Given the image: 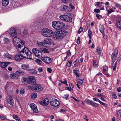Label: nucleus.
I'll return each mask as SVG.
<instances>
[{
    "label": "nucleus",
    "mask_w": 121,
    "mask_h": 121,
    "mask_svg": "<svg viewBox=\"0 0 121 121\" xmlns=\"http://www.w3.org/2000/svg\"><path fill=\"white\" fill-rule=\"evenodd\" d=\"M108 70V68L107 66H104L103 69V70L104 72L105 73L106 72V71Z\"/></svg>",
    "instance_id": "38"
},
{
    "label": "nucleus",
    "mask_w": 121,
    "mask_h": 121,
    "mask_svg": "<svg viewBox=\"0 0 121 121\" xmlns=\"http://www.w3.org/2000/svg\"><path fill=\"white\" fill-rule=\"evenodd\" d=\"M65 21L68 22H70L72 21V18L68 15L66 16L65 18Z\"/></svg>",
    "instance_id": "22"
},
{
    "label": "nucleus",
    "mask_w": 121,
    "mask_h": 121,
    "mask_svg": "<svg viewBox=\"0 0 121 121\" xmlns=\"http://www.w3.org/2000/svg\"><path fill=\"white\" fill-rule=\"evenodd\" d=\"M7 102L13 106L14 104V102L12 96L9 95L7 97Z\"/></svg>",
    "instance_id": "11"
},
{
    "label": "nucleus",
    "mask_w": 121,
    "mask_h": 121,
    "mask_svg": "<svg viewBox=\"0 0 121 121\" xmlns=\"http://www.w3.org/2000/svg\"><path fill=\"white\" fill-rule=\"evenodd\" d=\"M35 26V23L34 22H32L31 24L30 27L32 29H33Z\"/></svg>",
    "instance_id": "42"
},
{
    "label": "nucleus",
    "mask_w": 121,
    "mask_h": 121,
    "mask_svg": "<svg viewBox=\"0 0 121 121\" xmlns=\"http://www.w3.org/2000/svg\"><path fill=\"white\" fill-rule=\"evenodd\" d=\"M83 29L82 27H80L78 31V33L79 34L82 31Z\"/></svg>",
    "instance_id": "44"
},
{
    "label": "nucleus",
    "mask_w": 121,
    "mask_h": 121,
    "mask_svg": "<svg viewBox=\"0 0 121 121\" xmlns=\"http://www.w3.org/2000/svg\"><path fill=\"white\" fill-rule=\"evenodd\" d=\"M69 85L71 89L73 90V85H72V84L70 83L69 84Z\"/></svg>",
    "instance_id": "51"
},
{
    "label": "nucleus",
    "mask_w": 121,
    "mask_h": 121,
    "mask_svg": "<svg viewBox=\"0 0 121 121\" xmlns=\"http://www.w3.org/2000/svg\"><path fill=\"white\" fill-rule=\"evenodd\" d=\"M33 112L35 113H37L38 112V111L37 108V107L35 108L33 110H32Z\"/></svg>",
    "instance_id": "41"
},
{
    "label": "nucleus",
    "mask_w": 121,
    "mask_h": 121,
    "mask_svg": "<svg viewBox=\"0 0 121 121\" xmlns=\"http://www.w3.org/2000/svg\"><path fill=\"white\" fill-rule=\"evenodd\" d=\"M41 59L43 62L47 64L50 63L51 62V58L48 57H42L41 58Z\"/></svg>",
    "instance_id": "10"
},
{
    "label": "nucleus",
    "mask_w": 121,
    "mask_h": 121,
    "mask_svg": "<svg viewBox=\"0 0 121 121\" xmlns=\"http://www.w3.org/2000/svg\"><path fill=\"white\" fill-rule=\"evenodd\" d=\"M117 91L118 92H121V87H118L117 89Z\"/></svg>",
    "instance_id": "64"
},
{
    "label": "nucleus",
    "mask_w": 121,
    "mask_h": 121,
    "mask_svg": "<svg viewBox=\"0 0 121 121\" xmlns=\"http://www.w3.org/2000/svg\"><path fill=\"white\" fill-rule=\"evenodd\" d=\"M0 119L2 120L7 119L8 120H9V119H7V118L4 116L0 117Z\"/></svg>",
    "instance_id": "48"
},
{
    "label": "nucleus",
    "mask_w": 121,
    "mask_h": 121,
    "mask_svg": "<svg viewBox=\"0 0 121 121\" xmlns=\"http://www.w3.org/2000/svg\"><path fill=\"white\" fill-rule=\"evenodd\" d=\"M13 117L15 119H16V118H18V117L16 115H13Z\"/></svg>",
    "instance_id": "55"
},
{
    "label": "nucleus",
    "mask_w": 121,
    "mask_h": 121,
    "mask_svg": "<svg viewBox=\"0 0 121 121\" xmlns=\"http://www.w3.org/2000/svg\"><path fill=\"white\" fill-rule=\"evenodd\" d=\"M52 40L50 39H46L44 40V42L45 44L50 45L51 44Z\"/></svg>",
    "instance_id": "20"
},
{
    "label": "nucleus",
    "mask_w": 121,
    "mask_h": 121,
    "mask_svg": "<svg viewBox=\"0 0 121 121\" xmlns=\"http://www.w3.org/2000/svg\"><path fill=\"white\" fill-rule=\"evenodd\" d=\"M105 29L104 27L103 26H101L99 28V30L102 34L104 33V30Z\"/></svg>",
    "instance_id": "26"
},
{
    "label": "nucleus",
    "mask_w": 121,
    "mask_h": 121,
    "mask_svg": "<svg viewBox=\"0 0 121 121\" xmlns=\"http://www.w3.org/2000/svg\"><path fill=\"white\" fill-rule=\"evenodd\" d=\"M98 64V62L96 60H93V65L95 67H96L97 66Z\"/></svg>",
    "instance_id": "40"
},
{
    "label": "nucleus",
    "mask_w": 121,
    "mask_h": 121,
    "mask_svg": "<svg viewBox=\"0 0 121 121\" xmlns=\"http://www.w3.org/2000/svg\"><path fill=\"white\" fill-rule=\"evenodd\" d=\"M52 27L56 30H58L64 28L65 26L63 22L59 21H53L52 23Z\"/></svg>",
    "instance_id": "2"
},
{
    "label": "nucleus",
    "mask_w": 121,
    "mask_h": 121,
    "mask_svg": "<svg viewBox=\"0 0 121 121\" xmlns=\"http://www.w3.org/2000/svg\"><path fill=\"white\" fill-rule=\"evenodd\" d=\"M108 7H107L106 8V10L107 11V12L108 13L110 14L111 12H114L113 10L111 8L109 10H108L107 9V8H108Z\"/></svg>",
    "instance_id": "35"
},
{
    "label": "nucleus",
    "mask_w": 121,
    "mask_h": 121,
    "mask_svg": "<svg viewBox=\"0 0 121 121\" xmlns=\"http://www.w3.org/2000/svg\"><path fill=\"white\" fill-rule=\"evenodd\" d=\"M34 91L36 92H39L42 91L43 90V88L41 86L38 84H35L34 85Z\"/></svg>",
    "instance_id": "12"
},
{
    "label": "nucleus",
    "mask_w": 121,
    "mask_h": 121,
    "mask_svg": "<svg viewBox=\"0 0 121 121\" xmlns=\"http://www.w3.org/2000/svg\"><path fill=\"white\" fill-rule=\"evenodd\" d=\"M28 88L30 90L34 91V86H28Z\"/></svg>",
    "instance_id": "45"
},
{
    "label": "nucleus",
    "mask_w": 121,
    "mask_h": 121,
    "mask_svg": "<svg viewBox=\"0 0 121 121\" xmlns=\"http://www.w3.org/2000/svg\"><path fill=\"white\" fill-rule=\"evenodd\" d=\"M117 26L118 28L121 29V21H119L116 23Z\"/></svg>",
    "instance_id": "27"
},
{
    "label": "nucleus",
    "mask_w": 121,
    "mask_h": 121,
    "mask_svg": "<svg viewBox=\"0 0 121 121\" xmlns=\"http://www.w3.org/2000/svg\"><path fill=\"white\" fill-rule=\"evenodd\" d=\"M60 82L62 83H64L66 85H67V81L66 80H64L63 82H62L61 81Z\"/></svg>",
    "instance_id": "58"
},
{
    "label": "nucleus",
    "mask_w": 121,
    "mask_h": 121,
    "mask_svg": "<svg viewBox=\"0 0 121 121\" xmlns=\"http://www.w3.org/2000/svg\"><path fill=\"white\" fill-rule=\"evenodd\" d=\"M20 39L17 37H15L14 38L13 40V42L15 48L16 46H17V45L19 44H18V43L19 42H20Z\"/></svg>",
    "instance_id": "14"
},
{
    "label": "nucleus",
    "mask_w": 121,
    "mask_h": 121,
    "mask_svg": "<svg viewBox=\"0 0 121 121\" xmlns=\"http://www.w3.org/2000/svg\"><path fill=\"white\" fill-rule=\"evenodd\" d=\"M3 41L4 43H8L10 42V40L6 37H4L3 39Z\"/></svg>",
    "instance_id": "24"
},
{
    "label": "nucleus",
    "mask_w": 121,
    "mask_h": 121,
    "mask_svg": "<svg viewBox=\"0 0 121 121\" xmlns=\"http://www.w3.org/2000/svg\"><path fill=\"white\" fill-rule=\"evenodd\" d=\"M37 45L39 46H41L43 45L42 43V42H38L37 43Z\"/></svg>",
    "instance_id": "52"
},
{
    "label": "nucleus",
    "mask_w": 121,
    "mask_h": 121,
    "mask_svg": "<svg viewBox=\"0 0 121 121\" xmlns=\"http://www.w3.org/2000/svg\"><path fill=\"white\" fill-rule=\"evenodd\" d=\"M66 33L67 32L65 30H63L56 32L55 34V36L56 39L59 40L64 38Z\"/></svg>",
    "instance_id": "4"
},
{
    "label": "nucleus",
    "mask_w": 121,
    "mask_h": 121,
    "mask_svg": "<svg viewBox=\"0 0 121 121\" xmlns=\"http://www.w3.org/2000/svg\"><path fill=\"white\" fill-rule=\"evenodd\" d=\"M69 7L66 5L61 6L60 7L61 10L63 11H67L68 10Z\"/></svg>",
    "instance_id": "17"
},
{
    "label": "nucleus",
    "mask_w": 121,
    "mask_h": 121,
    "mask_svg": "<svg viewBox=\"0 0 121 121\" xmlns=\"http://www.w3.org/2000/svg\"><path fill=\"white\" fill-rule=\"evenodd\" d=\"M20 43L22 45L24 46V45L25 44V42L23 40H20Z\"/></svg>",
    "instance_id": "54"
},
{
    "label": "nucleus",
    "mask_w": 121,
    "mask_h": 121,
    "mask_svg": "<svg viewBox=\"0 0 121 121\" xmlns=\"http://www.w3.org/2000/svg\"><path fill=\"white\" fill-rule=\"evenodd\" d=\"M12 47V46L11 45H10V46H8L7 47V49L10 51Z\"/></svg>",
    "instance_id": "57"
},
{
    "label": "nucleus",
    "mask_w": 121,
    "mask_h": 121,
    "mask_svg": "<svg viewBox=\"0 0 121 121\" xmlns=\"http://www.w3.org/2000/svg\"><path fill=\"white\" fill-rule=\"evenodd\" d=\"M115 6L116 7L119 8L120 10H121V5L120 4L115 3Z\"/></svg>",
    "instance_id": "37"
},
{
    "label": "nucleus",
    "mask_w": 121,
    "mask_h": 121,
    "mask_svg": "<svg viewBox=\"0 0 121 121\" xmlns=\"http://www.w3.org/2000/svg\"><path fill=\"white\" fill-rule=\"evenodd\" d=\"M37 94L35 93H33L31 95V97L32 99H35L37 97Z\"/></svg>",
    "instance_id": "34"
},
{
    "label": "nucleus",
    "mask_w": 121,
    "mask_h": 121,
    "mask_svg": "<svg viewBox=\"0 0 121 121\" xmlns=\"http://www.w3.org/2000/svg\"><path fill=\"white\" fill-rule=\"evenodd\" d=\"M69 95L68 94H67L66 95H65L64 96V98L65 99L67 98L68 96H69Z\"/></svg>",
    "instance_id": "63"
},
{
    "label": "nucleus",
    "mask_w": 121,
    "mask_h": 121,
    "mask_svg": "<svg viewBox=\"0 0 121 121\" xmlns=\"http://www.w3.org/2000/svg\"><path fill=\"white\" fill-rule=\"evenodd\" d=\"M70 0H62V2L64 3H68Z\"/></svg>",
    "instance_id": "47"
},
{
    "label": "nucleus",
    "mask_w": 121,
    "mask_h": 121,
    "mask_svg": "<svg viewBox=\"0 0 121 121\" xmlns=\"http://www.w3.org/2000/svg\"><path fill=\"white\" fill-rule=\"evenodd\" d=\"M15 60L17 61H20L21 60H22L24 58H25L24 56L22 55L17 54L14 57Z\"/></svg>",
    "instance_id": "13"
},
{
    "label": "nucleus",
    "mask_w": 121,
    "mask_h": 121,
    "mask_svg": "<svg viewBox=\"0 0 121 121\" xmlns=\"http://www.w3.org/2000/svg\"><path fill=\"white\" fill-rule=\"evenodd\" d=\"M2 3L3 5L4 6H6L9 3V0H2Z\"/></svg>",
    "instance_id": "19"
},
{
    "label": "nucleus",
    "mask_w": 121,
    "mask_h": 121,
    "mask_svg": "<svg viewBox=\"0 0 121 121\" xmlns=\"http://www.w3.org/2000/svg\"><path fill=\"white\" fill-rule=\"evenodd\" d=\"M28 33V32L26 30H24L23 32V33L24 34V35H26Z\"/></svg>",
    "instance_id": "59"
},
{
    "label": "nucleus",
    "mask_w": 121,
    "mask_h": 121,
    "mask_svg": "<svg viewBox=\"0 0 121 121\" xmlns=\"http://www.w3.org/2000/svg\"><path fill=\"white\" fill-rule=\"evenodd\" d=\"M72 63L71 62H68V63L66 64V65L67 66L70 67L71 65L72 64Z\"/></svg>",
    "instance_id": "43"
},
{
    "label": "nucleus",
    "mask_w": 121,
    "mask_h": 121,
    "mask_svg": "<svg viewBox=\"0 0 121 121\" xmlns=\"http://www.w3.org/2000/svg\"><path fill=\"white\" fill-rule=\"evenodd\" d=\"M118 53V51L117 49H115L113 52L112 55V62L113 64L115 61Z\"/></svg>",
    "instance_id": "9"
},
{
    "label": "nucleus",
    "mask_w": 121,
    "mask_h": 121,
    "mask_svg": "<svg viewBox=\"0 0 121 121\" xmlns=\"http://www.w3.org/2000/svg\"><path fill=\"white\" fill-rule=\"evenodd\" d=\"M41 50L42 52L44 53H49L48 49L44 48H41Z\"/></svg>",
    "instance_id": "30"
},
{
    "label": "nucleus",
    "mask_w": 121,
    "mask_h": 121,
    "mask_svg": "<svg viewBox=\"0 0 121 121\" xmlns=\"http://www.w3.org/2000/svg\"><path fill=\"white\" fill-rule=\"evenodd\" d=\"M67 15H61L60 16V18L61 20L65 21V18H66Z\"/></svg>",
    "instance_id": "29"
},
{
    "label": "nucleus",
    "mask_w": 121,
    "mask_h": 121,
    "mask_svg": "<svg viewBox=\"0 0 121 121\" xmlns=\"http://www.w3.org/2000/svg\"><path fill=\"white\" fill-rule=\"evenodd\" d=\"M77 69H74L73 70V72L76 77H79V74L77 73Z\"/></svg>",
    "instance_id": "32"
},
{
    "label": "nucleus",
    "mask_w": 121,
    "mask_h": 121,
    "mask_svg": "<svg viewBox=\"0 0 121 121\" xmlns=\"http://www.w3.org/2000/svg\"><path fill=\"white\" fill-rule=\"evenodd\" d=\"M30 106L32 110L37 107L36 106L35 104L33 103L30 104Z\"/></svg>",
    "instance_id": "31"
},
{
    "label": "nucleus",
    "mask_w": 121,
    "mask_h": 121,
    "mask_svg": "<svg viewBox=\"0 0 121 121\" xmlns=\"http://www.w3.org/2000/svg\"><path fill=\"white\" fill-rule=\"evenodd\" d=\"M35 61L39 63L42 62V61L40 60L36 59L35 60Z\"/></svg>",
    "instance_id": "60"
},
{
    "label": "nucleus",
    "mask_w": 121,
    "mask_h": 121,
    "mask_svg": "<svg viewBox=\"0 0 121 121\" xmlns=\"http://www.w3.org/2000/svg\"><path fill=\"white\" fill-rule=\"evenodd\" d=\"M95 104H96L98 105H99L98 104L96 103H95L93 101L92 103H91V105H92L93 106V107H96V106Z\"/></svg>",
    "instance_id": "49"
},
{
    "label": "nucleus",
    "mask_w": 121,
    "mask_h": 121,
    "mask_svg": "<svg viewBox=\"0 0 121 121\" xmlns=\"http://www.w3.org/2000/svg\"><path fill=\"white\" fill-rule=\"evenodd\" d=\"M94 12L95 13H99L100 10L99 9H95L94 10Z\"/></svg>",
    "instance_id": "53"
},
{
    "label": "nucleus",
    "mask_w": 121,
    "mask_h": 121,
    "mask_svg": "<svg viewBox=\"0 0 121 121\" xmlns=\"http://www.w3.org/2000/svg\"><path fill=\"white\" fill-rule=\"evenodd\" d=\"M22 81L23 82H26L28 84L31 85H35L36 83L35 78L33 76L28 77L27 78H22Z\"/></svg>",
    "instance_id": "3"
},
{
    "label": "nucleus",
    "mask_w": 121,
    "mask_h": 121,
    "mask_svg": "<svg viewBox=\"0 0 121 121\" xmlns=\"http://www.w3.org/2000/svg\"><path fill=\"white\" fill-rule=\"evenodd\" d=\"M21 67L22 69L28 70H29L28 69L29 67V65L28 64L26 65L23 64L21 65Z\"/></svg>",
    "instance_id": "16"
},
{
    "label": "nucleus",
    "mask_w": 121,
    "mask_h": 121,
    "mask_svg": "<svg viewBox=\"0 0 121 121\" xmlns=\"http://www.w3.org/2000/svg\"><path fill=\"white\" fill-rule=\"evenodd\" d=\"M24 89H21L20 91V93L21 94H23L24 93Z\"/></svg>",
    "instance_id": "50"
},
{
    "label": "nucleus",
    "mask_w": 121,
    "mask_h": 121,
    "mask_svg": "<svg viewBox=\"0 0 121 121\" xmlns=\"http://www.w3.org/2000/svg\"><path fill=\"white\" fill-rule=\"evenodd\" d=\"M117 64V62H116L114 65H113L112 68L113 70L115 71L116 70Z\"/></svg>",
    "instance_id": "39"
},
{
    "label": "nucleus",
    "mask_w": 121,
    "mask_h": 121,
    "mask_svg": "<svg viewBox=\"0 0 121 121\" xmlns=\"http://www.w3.org/2000/svg\"><path fill=\"white\" fill-rule=\"evenodd\" d=\"M88 36L89 37V39H91V35L92 33L90 29H89L88 30Z\"/></svg>",
    "instance_id": "36"
},
{
    "label": "nucleus",
    "mask_w": 121,
    "mask_h": 121,
    "mask_svg": "<svg viewBox=\"0 0 121 121\" xmlns=\"http://www.w3.org/2000/svg\"><path fill=\"white\" fill-rule=\"evenodd\" d=\"M83 81L82 80H80V81H79L78 82V83L80 84L81 85L83 83Z\"/></svg>",
    "instance_id": "62"
},
{
    "label": "nucleus",
    "mask_w": 121,
    "mask_h": 121,
    "mask_svg": "<svg viewBox=\"0 0 121 121\" xmlns=\"http://www.w3.org/2000/svg\"><path fill=\"white\" fill-rule=\"evenodd\" d=\"M16 73L18 75H23L24 74V73L22 71L18 70L16 71Z\"/></svg>",
    "instance_id": "25"
},
{
    "label": "nucleus",
    "mask_w": 121,
    "mask_h": 121,
    "mask_svg": "<svg viewBox=\"0 0 121 121\" xmlns=\"http://www.w3.org/2000/svg\"><path fill=\"white\" fill-rule=\"evenodd\" d=\"M9 63V62H0V65L1 67H2L3 68H5L7 66Z\"/></svg>",
    "instance_id": "18"
},
{
    "label": "nucleus",
    "mask_w": 121,
    "mask_h": 121,
    "mask_svg": "<svg viewBox=\"0 0 121 121\" xmlns=\"http://www.w3.org/2000/svg\"><path fill=\"white\" fill-rule=\"evenodd\" d=\"M47 71L49 72V73H51L52 71V70L51 69L48 68L47 69Z\"/></svg>",
    "instance_id": "61"
},
{
    "label": "nucleus",
    "mask_w": 121,
    "mask_h": 121,
    "mask_svg": "<svg viewBox=\"0 0 121 121\" xmlns=\"http://www.w3.org/2000/svg\"><path fill=\"white\" fill-rule=\"evenodd\" d=\"M71 55V52L70 50H68L67 52V56L68 57H69Z\"/></svg>",
    "instance_id": "46"
},
{
    "label": "nucleus",
    "mask_w": 121,
    "mask_h": 121,
    "mask_svg": "<svg viewBox=\"0 0 121 121\" xmlns=\"http://www.w3.org/2000/svg\"><path fill=\"white\" fill-rule=\"evenodd\" d=\"M49 103V101L47 98H45L43 101H41L40 102V104L42 105L47 106Z\"/></svg>",
    "instance_id": "15"
},
{
    "label": "nucleus",
    "mask_w": 121,
    "mask_h": 121,
    "mask_svg": "<svg viewBox=\"0 0 121 121\" xmlns=\"http://www.w3.org/2000/svg\"><path fill=\"white\" fill-rule=\"evenodd\" d=\"M10 76L11 78L14 79H16L17 77V74L13 73H11L10 74Z\"/></svg>",
    "instance_id": "21"
},
{
    "label": "nucleus",
    "mask_w": 121,
    "mask_h": 121,
    "mask_svg": "<svg viewBox=\"0 0 121 121\" xmlns=\"http://www.w3.org/2000/svg\"><path fill=\"white\" fill-rule=\"evenodd\" d=\"M17 52H19L21 55H22L24 56L25 58L29 59H32L31 53L26 47L25 46L21 45L19 44L15 47Z\"/></svg>",
    "instance_id": "1"
},
{
    "label": "nucleus",
    "mask_w": 121,
    "mask_h": 121,
    "mask_svg": "<svg viewBox=\"0 0 121 121\" xmlns=\"http://www.w3.org/2000/svg\"><path fill=\"white\" fill-rule=\"evenodd\" d=\"M96 51L98 53L99 55H101L102 50L99 47H98L96 50Z\"/></svg>",
    "instance_id": "28"
},
{
    "label": "nucleus",
    "mask_w": 121,
    "mask_h": 121,
    "mask_svg": "<svg viewBox=\"0 0 121 121\" xmlns=\"http://www.w3.org/2000/svg\"><path fill=\"white\" fill-rule=\"evenodd\" d=\"M42 33L43 36L49 37L52 36L54 34L52 30L47 28H43L42 30Z\"/></svg>",
    "instance_id": "5"
},
{
    "label": "nucleus",
    "mask_w": 121,
    "mask_h": 121,
    "mask_svg": "<svg viewBox=\"0 0 121 121\" xmlns=\"http://www.w3.org/2000/svg\"><path fill=\"white\" fill-rule=\"evenodd\" d=\"M50 104L52 106L57 107L60 104V103L59 101L55 99H52L50 102Z\"/></svg>",
    "instance_id": "6"
},
{
    "label": "nucleus",
    "mask_w": 121,
    "mask_h": 121,
    "mask_svg": "<svg viewBox=\"0 0 121 121\" xmlns=\"http://www.w3.org/2000/svg\"><path fill=\"white\" fill-rule=\"evenodd\" d=\"M28 71L30 73L32 74H36L37 73V71L34 69H29Z\"/></svg>",
    "instance_id": "23"
},
{
    "label": "nucleus",
    "mask_w": 121,
    "mask_h": 121,
    "mask_svg": "<svg viewBox=\"0 0 121 121\" xmlns=\"http://www.w3.org/2000/svg\"><path fill=\"white\" fill-rule=\"evenodd\" d=\"M117 115L118 117L121 115V110L119 111L117 113Z\"/></svg>",
    "instance_id": "56"
},
{
    "label": "nucleus",
    "mask_w": 121,
    "mask_h": 121,
    "mask_svg": "<svg viewBox=\"0 0 121 121\" xmlns=\"http://www.w3.org/2000/svg\"><path fill=\"white\" fill-rule=\"evenodd\" d=\"M32 51L35 56L38 57H40L42 56V53L37 48H34Z\"/></svg>",
    "instance_id": "8"
},
{
    "label": "nucleus",
    "mask_w": 121,
    "mask_h": 121,
    "mask_svg": "<svg viewBox=\"0 0 121 121\" xmlns=\"http://www.w3.org/2000/svg\"><path fill=\"white\" fill-rule=\"evenodd\" d=\"M8 32L11 37H16L17 36V34L15 29L11 28L8 30Z\"/></svg>",
    "instance_id": "7"
},
{
    "label": "nucleus",
    "mask_w": 121,
    "mask_h": 121,
    "mask_svg": "<svg viewBox=\"0 0 121 121\" xmlns=\"http://www.w3.org/2000/svg\"><path fill=\"white\" fill-rule=\"evenodd\" d=\"M93 101L90 100L86 99L85 100V102L86 103L88 104H89L91 105Z\"/></svg>",
    "instance_id": "33"
}]
</instances>
